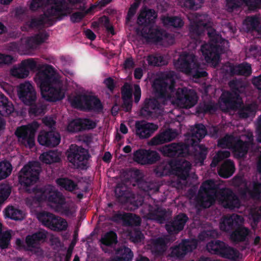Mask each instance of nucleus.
Segmentation results:
<instances>
[{
    "instance_id": "obj_60",
    "label": "nucleus",
    "mask_w": 261,
    "mask_h": 261,
    "mask_svg": "<svg viewBox=\"0 0 261 261\" xmlns=\"http://www.w3.org/2000/svg\"><path fill=\"white\" fill-rule=\"evenodd\" d=\"M146 165L152 164L160 159L159 153L153 150H147Z\"/></svg>"
},
{
    "instance_id": "obj_49",
    "label": "nucleus",
    "mask_w": 261,
    "mask_h": 261,
    "mask_svg": "<svg viewBox=\"0 0 261 261\" xmlns=\"http://www.w3.org/2000/svg\"><path fill=\"white\" fill-rule=\"evenodd\" d=\"M257 106L255 103H251L240 110L239 115L242 118L254 116L256 111Z\"/></svg>"
},
{
    "instance_id": "obj_29",
    "label": "nucleus",
    "mask_w": 261,
    "mask_h": 261,
    "mask_svg": "<svg viewBox=\"0 0 261 261\" xmlns=\"http://www.w3.org/2000/svg\"><path fill=\"white\" fill-rule=\"evenodd\" d=\"M224 69L227 72L231 74L248 76L251 73V66L247 63L235 66L228 63L225 65Z\"/></svg>"
},
{
    "instance_id": "obj_35",
    "label": "nucleus",
    "mask_w": 261,
    "mask_h": 261,
    "mask_svg": "<svg viewBox=\"0 0 261 261\" xmlns=\"http://www.w3.org/2000/svg\"><path fill=\"white\" fill-rule=\"evenodd\" d=\"M133 257V253L131 250L127 247H122L118 249L116 252V261H132Z\"/></svg>"
},
{
    "instance_id": "obj_58",
    "label": "nucleus",
    "mask_w": 261,
    "mask_h": 261,
    "mask_svg": "<svg viewBox=\"0 0 261 261\" xmlns=\"http://www.w3.org/2000/svg\"><path fill=\"white\" fill-rule=\"evenodd\" d=\"M67 129L68 131L72 133L82 130L81 119H75L70 121L67 126Z\"/></svg>"
},
{
    "instance_id": "obj_56",
    "label": "nucleus",
    "mask_w": 261,
    "mask_h": 261,
    "mask_svg": "<svg viewBox=\"0 0 261 261\" xmlns=\"http://www.w3.org/2000/svg\"><path fill=\"white\" fill-rule=\"evenodd\" d=\"M230 152L228 151H219L217 154L214 156L212 162L211 164L212 167H215L217 166L218 163L225 158L229 157Z\"/></svg>"
},
{
    "instance_id": "obj_10",
    "label": "nucleus",
    "mask_w": 261,
    "mask_h": 261,
    "mask_svg": "<svg viewBox=\"0 0 261 261\" xmlns=\"http://www.w3.org/2000/svg\"><path fill=\"white\" fill-rule=\"evenodd\" d=\"M191 130V137L192 143L188 147L190 149V151L195 150L193 155L196 164L200 163V165H201L206 158L207 150L204 146L198 145L196 143L205 136L206 131L205 126L202 124L196 125Z\"/></svg>"
},
{
    "instance_id": "obj_6",
    "label": "nucleus",
    "mask_w": 261,
    "mask_h": 261,
    "mask_svg": "<svg viewBox=\"0 0 261 261\" xmlns=\"http://www.w3.org/2000/svg\"><path fill=\"white\" fill-rule=\"evenodd\" d=\"M33 190L35 194L34 201H47L49 205L56 212L68 215L75 210L74 205L66 203L64 196L52 186L48 185L41 189L33 188Z\"/></svg>"
},
{
    "instance_id": "obj_38",
    "label": "nucleus",
    "mask_w": 261,
    "mask_h": 261,
    "mask_svg": "<svg viewBox=\"0 0 261 261\" xmlns=\"http://www.w3.org/2000/svg\"><path fill=\"white\" fill-rule=\"evenodd\" d=\"M48 36L45 33H42L30 38L28 40V45L30 48H35L40 44L45 42Z\"/></svg>"
},
{
    "instance_id": "obj_8",
    "label": "nucleus",
    "mask_w": 261,
    "mask_h": 261,
    "mask_svg": "<svg viewBox=\"0 0 261 261\" xmlns=\"http://www.w3.org/2000/svg\"><path fill=\"white\" fill-rule=\"evenodd\" d=\"M190 169V162L184 160H173L161 163L154 169V172L158 176L175 174L180 178L185 179L188 176Z\"/></svg>"
},
{
    "instance_id": "obj_24",
    "label": "nucleus",
    "mask_w": 261,
    "mask_h": 261,
    "mask_svg": "<svg viewBox=\"0 0 261 261\" xmlns=\"http://www.w3.org/2000/svg\"><path fill=\"white\" fill-rule=\"evenodd\" d=\"M178 135L176 130L167 129L160 132L153 137L148 142L149 145H158L171 141Z\"/></svg>"
},
{
    "instance_id": "obj_64",
    "label": "nucleus",
    "mask_w": 261,
    "mask_h": 261,
    "mask_svg": "<svg viewBox=\"0 0 261 261\" xmlns=\"http://www.w3.org/2000/svg\"><path fill=\"white\" fill-rule=\"evenodd\" d=\"M140 0H135V2L131 5L127 14V19H130L135 14L140 4Z\"/></svg>"
},
{
    "instance_id": "obj_21",
    "label": "nucleus",
    "mask_w": 261,
    "mask_h": 261,
    "mask_svg": "<svg viewBox=\"0 0 261 261\" xmlns=\"http://www.w3.org/2000/svg\"><path fill=\"white\" fill-rule=\"evenodd\" d=\"M47 232L43 230L39 231L31 236H27L26 238V243L27 245L26 249L37 255L42 254V251L39 247V242L44 241L47 237Z\"/></svg>"
},
{
    "instance_id": "obj_50",
    "label": "nucleus",
    "mask_w": 261,
    "mask_h": 261,
    "mask_svg": "<svg viewBox=\"0 0 261 261\" xmlns=\"http://www.w3.org/2000/svg\"><path fill=\"white\" fill-rule=\"evenodd\" d=\"M147 150L140 149L133 153V160L141 165H146Z\"/></svg>"
},
{
    "instance_id": "obj_13",
    "label": "nucleus",
    "mask_w": 261,
    "mask_h": 261,
    "mask_svg": "<svg viewBox=\"0 0 261 261\" xmlns=\"http://www.w3.org/2000/svg\"><path fill=\"white\" fill-rule=\"evenodd\" d=\"M40 170L39 164L38 162H31L25 165L19 173V181L25 187L28 192H31L29 187L33 186L38 180Z\"/></svg>"
},
{
    "instance_id": "obj_1",
    "label": "nucleus",
    "mask_w": 261,
    "mask_h": 261,
    "mask_svg": "<svg viewBox=\"0 0 261 261\" xmlns=\"http://www.w3.org/2000/svg\"><path fill=\"white\" fill-rule=\"evenodd\" d=\"M188 18L191 21L190 36L192 40V42L190 43L189 48H196L197 43L199 42L200 36L206 30L210 43L203 45L201 51L206 62L215 67L219 61L220 53L223 49L229 46L228 41L223 39L212 29L213 23L207 15L192 13L189 15Z\"/></svg>"
},
{
    "instance_id": "obj_7",
    "label": "nucleus",
    "mask_w": 261,
    "mask_h": 261,
    "mask_svg": "<svg viewBox=\"0 0 261 261\" xmlns=\"http://www.w3.org/2000/svg\"><path fill=\"white\" fill-rule=\"evenodd\" d=\"M253 135L250 131L245 130L238 138L234 135H226L220 140L218 145L222 148L231 149L236 158H242L246 153L250 145H252Z\"/></svg>"
},
{
    "instance_id": "obj_3",
    "label": "nucleus",
    "mask_w": 261,
    "mask_h": 261,
    "mask_svg": "<svg viewBox=\"0 0 261 261\" xmlns=\"http://www.w3.org/2000/svg\"><path fill=\"white\" fill-rule=\"evenodd\" d=\"M174 75L170 76L154 82L153 87L159 94V99L161 102L167 103L170 101L175 106L181 108H190L194 106L198 100L196 92L186 88L174 89Z\"/></svg>"
},
{
    "instance_id": "obj_11",
    "label": "nucleus",
    "mask_w": 261,
    "mask_h": 261,
    "mask_svg": "<svg viewBox=\"0 0 261 261\" xmlns=\"http://www.w3.org/2000/svg\"><path fill=\"white\" fill-rule=\"evenodd\" d=\"M71 105L75 108L85 110H92L100 112L102 106L96 97L85 94L73 95L69 97Z\"/></svg>"
},
{
    "instance_id": "obj_17",
    "label": "nucleus",
    "mask_w": 261,
    "mask_h": 261,
    "mask_svg": "<svg viewBox=\"0 0 261 261\" xmlns=\"http://www.w3.org/2000/svg\"><path fill=\"white\" fill-rule=\"evenodd\" d=\"M143 37L148 42L161 43L164 45L172 44L174 41V39L172 35H167L156 26L150 29L148 33L143 34Z\"/></svg>"
},
{
    "instance_id": "obj_62",
    "label": "nucleus",
    "mask_w": 261,
    "mask_h": 261,
    "mask_svg": "<svg viewBox=\"0 0 261 261\" xmlns=\"http://www.w3.org/2000/svg\"><path fill=\"white\" fill-rule=\"evenodd\" d=\"M143 238V235L141 232L139 230H135L134 232L130 233V239L135 243L141 242Z\"/></svg>"
},
{
    "instance_id": "obj_4",
    "label": "nucleus",
    "mask_w": 261,
    "mask_h": 261,
    "mask_svg": "<svg viewBox=\"0 0 261 261\" xmlns=\"http://www.w3.org/2000/svg\"><path fill=\"white\" fill-rule=\"evenodd\" d=\"M219 181L208 180L204 182L199 190L197 205L208 207L217 200L223 206L229 209L240 207L241 201L228 189L220 188Z\"/></svg>"
},
{
    "instance_id": "obj_48",
    "label": "nucleus",
    "mask_w": 261,
    "mask_h": 261,
    "mask_svg": "<svg viewBox=\"0 0 261 261\" xmlns=\"http://www.w3.org/2000/svg\"><path fill=\"white\" fill-rule=\"evenodd\" d=\"M12 166L7 161L0 162V180L6 178L11 173Z\"/></svg>"
},
{
    "instance_id": "obj_31",
    "label": "nucleus",
    "mask_w": 261,
    "mask_h": 261,
    "mask_svg": "<svg viewBox=\"0 0 261 261\" xmlns=\"http://www.w3.org/2000/svg\"><path fill=\"white\" fill-rule=\"evenodd\" d=\"M100 246L103 251L107 252L106 248L107 246H112L117 243V236L115 232L112 231L108 232L103 234L100 240Z\"/></svg>"
},
{
    "instance_id": "obj_54",
    "label": "nucleus",
    "mask_w": 261,
    "mask_h": 261,
    "mask_svg": "<svg viewBox=\"0 0 261 261\" xmlns=\"http://www.w3.org/2000/svg\"><path fill=\"white\" fill-rule=\"evenodd\" d=\"M149 64L153 66H162L167 64V61L161 56H149L147 57Z\"/></svg>"
},
{
    "instance_id": "obj_33",
    "label": "nucleus",
    "mask_w": 261,
    "mask_h": 261,
    "mask_svg": "<svg viewBox=\"0 0 261 261\" xmlns=\"http://www.w3.org/2000/svg\"><path fill=\"white\" fill-rule=\"evenodd\" d=\"M5 216L12 220H22L25 217V213L13 206H8L5 211Z\"/></svg>"
},
{
    "instance_id": "obj_37",
    "label": "nucleus",
    "mask_w": 261,
    "mask_h": 261,
    "mask_svg": "<svg viewBox=\"0 0 261 261\" xmlns=\"http://www.w3.org/2000/svg\"><path fill=\"white\" fill-rule=\"evenodd\" d=\"M166 249V243L162 238L153 240L151 243L150 249L154 254H161L165 251Z\"/></svg>"
},
{
    "instance_id": "obj_27",
    "label": "nucleus",
    "mask_w": 261,
    "mask_h": 261,
    "mask_svg": "<svg viewBox=\"0 0 261 261\" xmlns=\"http://www.w3.org/2000/svg\"><path fill=\"white\" fill-rule=\"evenodd\" d=\"M243 222V218L236 214L230 216H225L221 220L220 228L223 231H227L233 227L240 225Z\"/></svg>"
},
{
    "instance_id": "obj_25",
    "label": "nucleus",
    "mask_w": 261,
    "mask_h": 261,
    "mask_svg": "<svg viewBox=\"0 0 261 261\" xmlns=\"http://www.w3.org/2000/svg\"><path fill=\"white\" fill-rule=\"evenodd\" d=\"M70 149V152L68 155V160L74 165L80 166L82 164V162L86 159V150L73 145L71 146Z\"/></svg>"
},
{
    "instance_id": "obj_28",
    "label": "nucleus",
    "mask_w": 261,
    "mask_h": 261,
    "mask_svg": "<svg viewBox=\"0 0 261 261\" xmlns=\"http://www.w3.org/2000/svg\"><path fill=\"white\" fill-rule=\"evenodd\" d=\"M226 6L229 11L239 7L245 4L249 9L254 10L259 6L261 0H226Z\"/></svg>"
},
{
    "instance_id": "obj_36",
    "label": "nucleus",
    "mask_w": 261,
    "mask_h": 261,
    "mask_svg": "<svg viewBox=\"0 0 261 261\" xmlns=\"http://www.w3.org/2000/svg\"><path fill=\"white\" fill-rule=\"evenodd\" d=\"M234 171V165L230 160H227L223 164L218 171L220 176L228 178L231 176Z\"/></svg>"
},
{
    "instance_id": "obj_45",
    "label": "nucleus",
    "mask_w": 261,
    "mask_h": 261,
    "mask_svg": "<svg viewBox=\"0 0 261 261\" xmlns=\"http://www.w3.org/2000/svg\"><path fill=\"white\" fill-rule=\"evenodd\" d=\"M249 235L248 229L242 227L236 230L230 236L231 239L234 242H240L245 240Z\"/></svg>"
},
{
    "instance_id": "obj_44",
    "label": "nucleus",
    "mask_w": 261,
    "mask_h": 261,
    "mask_svg": "<svg viewBox=\"0 0 261 261\" xmlns=\"http://www.w3.org/2000/svg\"><path fill=\"white\" fill-rule=\"evenodd\" d=\"M14 110V106L12 102L9 101L6 96L2 97V101L0 103V113L2 115H9Z\"/></svg>"
},
{
    "instance_id": "obj_52",
    "label": "nucleus",
    "mask_w": 261,
    "mask_h": 261,
    "mask_svg": "<svg viewBox=\"0 0 261 261\" xmlns=\"http://www.w3.org/2000/svg\"><path fill=\"white\" fill-rule=\"evenodd\" d=\"M203 3V0H181L179 5L181 7L197 9L201 7Z\"/></svg>"
},
{
    "instance_id": "obj_55",
    "label": "nucleus",
    "mask_w": 261,
    "mask_h": 261,
    "mask_svg": "<svg viewBox=\"0 0 261 261\" xmlns=\"http://www.w3.org/2000/svg\"><path fill=\"white\" fill-rule=\"evenodd\" d=\"M84 0H68V4H67L64 0H56V2L58 3L59 7L58 8H69L71 9L70 14L73 8L75 7L76 5L81 4L83 2Z\"/></svg>"
},
{
    "instance_id": "obj_63",
    "label": "nucleus",
    "mask_w": 261,
    "mask_h": 261,
    "mask_svg": "<svg viewBox=\"0 0 261 261\" xmlns=\"http://www.w3.org/2000/svg\"><path fill=\"white\" fill-rule=\"evenodd\" d=\"M13 58L10 55L0 54V66L11 64L13 62Z\"/></svg>"
},
{
    "instance_id": "obj_26",
    "label": "nucleus",
    "mask_w": 261,
    "mask_h": 261,
    "mask_svg": "<svg viewBox=\"0 0 261 261\" xmlns=\"http://www.w3.org/2000/svg\"><path fill=\"white\" fill-rule=\"evenodd\" d=\"M197 245L196 240H185L182 242L178 246L172 249L171 255L177 257H182L188 252L195 249Z\"/></svg>"
},
{
    "instance_id": "obj_57",
    "label": "nucleus",
    "mask_w": 261,
    "mask_h": 261,
    "mask_svg": "<svg viewBox=\"0 0 261 261\" xmlns=\"http://www.w3.org/2000/svg\"><path fill=\"white\" fill-rule=\"evenodd\" d=\"M11 193V188L7 184L0 185V203L8 198Z\"/></svg>"
},
{
    "instance_id": "obj_42",
    "label": "nucleus",
    "mask_w": 261,
    "mask_h": 261,
    "mask_svg": "<svg viewBox=\"0 0 261 261\" xmlns=\"http://www.w3.org/2000/svg\"><path fill=\"white\" fill-rule=\"evenodd\" d=\"M159 101L156 99H146L145 101L144 107L141 110V113L144 114V112H146L147 114L150 115L153 112H155V110L159 109Z\"/></svg>"
},
{
    "instance_id": "obj_16",
    "label": "nucleus",
    "mask_w": 261,
    "mask_h": 261,
    "mask_svg": "<svg viewBox=\"0 0 261 261\" xmlns=\"http://www.w3.org/2000/svg\"><path fill=\"white\" fill-rule=\"evenodd\" d=\"M17 95L19 98L25 105H32L37 98L36 91L29 81H25L17 87Z\"/></svg>"
},
{
    "instance_id": "obj_15",
    "label": "nucleus",
    "mask_w": 261,
    "mask_h": 261,
    "mask_svg": "<svg viewBox=\"0 0 261 261\" xmlns=\"http://www.w3.org/2000/svg\"><path fill=\"white\" fill-rule=\"evenodd\" d=\"M233 184L239 187L240 194L242 198H258L260 193L261 184L248 183L243 180L241 177H236L233 179Z\"/></svg>"
},
{
    "instance_id": "obj_59",
    "label": "nucleus",
    "mask_w": 261,
    "mask_h": 261,
    "mask_svg": "<svg viewBox=\"0 0 261 261\" xmlns=\"http://www.w3.org/2000/svg\"><path fill=\"white\" fill-rule=\"evenodd\" d=\"M96 6L95 5L91 6L85 13L84 12H76L73 13L70 17L71 20L73 22H77L80 21L85 15L86 14L90 13L93 10L96 8Z\"/></svg>"
},
{
    "instance_id": "obj_19",
    "label": "nucleus",
    "mask_w": 261,
    "mask_h": 261,
    "mask_svg": "<svg viewBox=\"0 0 261 261\" xmlns=\"http://www.w3.org/2000/svg\"><path fill=\"white\" fill-rule=\"evenodd\" d=\"M156 17L157 15L154 10L147 9L146 8H142L138 16L137 23L139 25H143L144 28L140 32L137 29V33L140 34L142 36L143 34L148 33L150 29L155 27L150 28H148V25L154 22Z\"/></svg>"
},
{
    "instance_id": "obj_46",
    "label": "nucleus",
    "mask_w": 261,
    "mask_h": 261,
    "mask_svg": "<svg viewBox=\"0 0 261 261\" xmlns=\"http://www.w3.org/2000/svg\"><path fill=\"white\" fill-rule=\"evenodd\" d=\"M125 225H139L141 223V219L139 217L130 213L123 215L122 217Z\"/></svg>"
},
{
    "instance_id": "obj_20",
    "label": "nucleus",
    "mask_w": 261,
    "mask_h": 261,
    "mask_svg": "<svg viewBox=\"0 0 261 261\" xmlns=\"http://www.w3.org/2000/svg\"><path fill=\"white\" fill-rule=\"evenodd\" d=\"M159 150L167 156H185L189 154L190 149L184 144L171 143L162 147Z\"/></svg>"
},
{
    "instance_id": "obj_40",
    "label": "nucleus",
    "mask_w": 261,
    "mask_h": 261,
    "mask_svg": "<svg viewBox=\"0 0 261 261\" xmlns=\"http://www.w3.org/2000/svg\"><path fill=\"white\" fill-rule=\"evenodd\" d=\"M225 244L219 241H212L206 245V249L208 252L213 254L220 255Z\"/></svg>"
},
{
    "instance_id": "obj_30",
    "label": "nucleus",
    "mask_w": 261,
    "mask_h": 261,
    "mask_svg": "<svg viewBox=\"0 0 261 261\" xmlns=\"http://www.w3.org/2000/svg\"><path fill=\"white\" fill-rule=\"evenodd\" d=\"M188 218L185 214H180L176 217L174 220L166 225V229L171 233H177L182 230Z\"/></svg>"
},
{
    "instance_id": "obj_61",
    "label": "nucleus",
    "mask_w": 261,
    "mask_h": 261,
    "mask_svg": "<svg viewBox=\"0 0 261 261\" xmlns=\"http://www.w3.org/2000/svg\"><path fill=\"white\" fill-rule=\"evenodd\" d=\"M81 124L82 130L93 129L96 125L95 121L89 119H81Z\"/></svg>"
},
{
    "instance_id": "obj_2",
    "label": "nucleus",
    "mask_w": 261,
    "mask_h": 261,
    "mask_svg": "<svg viewBox=\"0 0 261 261\" xmlns=\"http://www.w3.org/2000/svg\"><path fill=\"white\" fill-rule=\"evenodd\" d=\"M24 69L30 71L37 68L39 71L36 74L34 80L40 88L42 97L46 100L56 101L65 96V89L62 80L52 66L47 65L40 66L37 60L30 58L21 62Z\"/></svg>"
},
{
    "instance_id": "obj_22",
    "label": "nucleus",
    "mask_w": 261,
    "mask_h": 261,
    "mask_svg": "<svg viewBox=\"0 0 261 261\" xmlns=\"http://www.w3.org/2000/svg\"><path fill=\"white\" fill-rule=\"evenodd\" d=\"M136 135L140 139L149 138L159 128V126L154 123L147 122L145 121H138L135 123Z\"/></svg>"
},
{
    "instance_id": "obj_9",
    "label": "nucleus",
    "mask_w": 261,
    "mask_h": 261,
    "mask_svg": "<svg viewBox=\"0 0 261 261\" xmlns=\"http://www.w3.org/2000/svg\"><path fill=\"white\" fill-rule=\"evenodd\" d=\"M174 64L176 69L192 76L193 79L206 75V72L201 71L196 57L192 53H182Z\"/></svg>"
},
{
    "instance_id": "obj_53",
    "label": "nucleus",
    "mask_w": 261,
    "mask_h": 261,
    "mask_svg": "<svg viewBox=\"0 0 261 261\" xmlns=\"http://www.w3.org/2000/svg\"><path fill=\"white\" fill-rule=\"evenodd\" d=\"M12 230H7L3 232L0 237V247L5 249L8 247L12 236Z\"/></svg>"
},
{
    "instance_id": "obj_39",
    "label": "nucleus",
    "mask_w": 261,
    "mask_h": 261,
    "mask_svg": "<svg viewBox=\"0 0 261 261\" xmlns=\"http://www.w3.org/2000/svg\"><path fill=\"white\" fill-rule=\"evenodd\" d=\"M10 72L11 75L18 79H25L29 76L28 71L24 69L21 63L14 66Z\"/></svg>"
},
{
    "instance_id": "obj_34",
    "label": "nucleus",
    "mask_w": 261,
    "mask_h": 261,
    "mask_svg": "<svg viewBox=\"0 0 261 261\" xmlns=\"http://www.w3.org/2000/svg\"><path fill=\"white\" fill-rule=\"evenodd\" d=\"M61 154V153L57 151H49L43 152L40 155L39 159L46 164H51L59 162Z\"/></svg>"
},
{
    "instance_id": "obj_43",
    "label": "nucleus",
    "mask_w": 261,
    "mask_h": 261,
    "mask_svg": "<svg viewBox=\"0 0 261 261\" xmlns=\"http://www.w3.org/2000/svg\"><path fill=\"white\" fill-rule=\"evenodd\" d=\"M162 20L164 25L166 27L178 28L182 27L184 24L182 19L177 17H164Z\"/></svg>"
},
{
    "instance_id": "obj_5",
    "label": "nucleus",
    "mask_w": 261,
    "mask_h": 261,
    "mask_svg": "<svg viewBox=\"0 0 261 261\" xmlns=\"http://www.w3.org/2000/svg\"><path fill=\"white\" fill-rule=\"evenodd\" d=\"M56 0H32L30 8L32 11H36L40 8L43 7L44 14L40 20L36 19L31 20L29 24L31 28L37 27L43 23L53 24V21L57 19L66 16L71 11L69 8H57L59 7Z\"/></svg>"
},
{
    "instance_id": "obj_47",
    "label": "nucleus",
    "mask_w": 261,
    "mask_h": 261,
    "mask_svg": "<svg viewBox=\"0 0 261 261\" xmlns=\"http://www.w3.org/2000/svg\"><path fill=\"white\" fill-rule=\"evenodd\" d=\"M56 184L61 188L71 191L75 189L76 185L71 180L67 178H60L56 180Z\"/></svg>"
},
{
    "instance_id": "obj_18",
    "label": "nucleus",
    "mask_w": 261,
    "mask_h": 261,
    "mask_svg": "<svg viewBox=\"0 0 261 261\" xmlns=\"http://www.w3.org/2000/svg\"><path fill=\"white\" fill-rule=\"evenodd\" d=\"M219 103L221 109L227 112L240 108L242 100L236 92H224L221 96Z\"/></svg>"
},
{
    "instance_id": "obj_23",
    "label": "nucleus",
    "mask_w": 261,
    "mask_h": 261,
    "mask_svg": "<svg viewBox=\"0 0 261 261\" xmlns=\"http://www.w3.org/2000/svg\"><path fill=\"white\" fill-rule=\"evenodd\" d=\"M37 141L42 146L54 147L59 144L61 137L57 132L42 131L37 137Z\"/></svg>"
},
{
    "instance_id": "obj_32",
    "label": "nucleus",
    "mask_w": 261,
    "mask_h": 261,
    "mask_svg": "<svg viewBox=\"0 0 261 261\" xmlns=\"http://www.w3.org/2000/svg\"><path fill=\"white\" fill-rule=\"evenodd\" d=\"M123 107L125 111H129L132 108V89L130 86L125 84L122 89Z\"/></svg>"
},
{
    "instance_id": "obj_51",
    "label": "nucleus",
    "mask_w": 261,
    "mask_h": 261,
    "mask_svg": "<svg viewBox=\"0 0 261 261\" xmlns=\"http://www.w3.org/2000/svg\"><path fill=\"white\" fill-rule=\"evenodd\" d=\"M220 255L223 257L235 259L239 257V253L237 250L225 245Z\"/></svg>"
},
{
    "instance_id": "obj_12",
    "label": "nucleus",
    "mask_w": 261,
    "mask_h": 261,
    "mask_svg": "<svg viewBox=\"0 0 261 261\" xmlns=\"http://www.w3.org/2000/svg\"><path fill=\"white\" fill-rule=\"evenodd\" d=\"M39 127V124L36 121L18 127L15 135L18 142L26 147L32 148L35 146V136Z\"/></svg>"
},
{
    "instance_id": "obj_14",
    "label": "nucleus",
    "mask_w": 261,
    "mask_h": 261,
    "mask_svg": "<svg viewBox=\"0 0 261 261\" xmlns=\"http://www.w3.org/2000/svg\"><path fill=\"white\" fill-rule=\"evenodd\" d=\"M37 217L43 225L54 231L65 230L68 227V223L65 219L50 213H40Z\"/></svg>"
},
{
    "instance_id": "obj_41",
    "label": "nucleus",
    "mask_w": 261,
    "mask_h": 261,
    "mask_svg": "<svg viewBox=\"0 0 261 261\" xmlns=\"http://www.w3.org/2000/svg\"><path fill=\"white\" fill-rule=\"evenodd\" d=\"M259 21L256 17H248L244 21V25L248 30H255L261 34V26L259 27Z\"/></svg>"
}]
</instances>
